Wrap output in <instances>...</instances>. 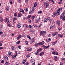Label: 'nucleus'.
<instances>
[{"label":"nucleus","mask_w":65,"mask_h":65,"mask_svg":"<svg viewBox=\"0 0 65 65\" xmlns=\"http://www.w3.org/2000/svg\"><path fill=\"white\" fill-rule=\"evenodd\" d=\"M36 17L35 16H33L32 17V20H33V21H34V19H35V18H36Z\"/></svg>","instance_id":"nucleus-24"},{"label":"nucleus","mask_w":65,"mask_h":65,"mask_svg":"<svg viewBox=\"0 0 65 65\" xmlns=\"http://www.w3.org/2000/svg\"><path fill=\"white\" fill-rule=\"evenodd\" d=\"M53 26H51L50 27V28L51 29H53Z\"/></svg>","instance_id":"nucleus-43"},{"label":"nucleus","mask_w":65,"mask_h":65,"mask_svg":"<svg viewBox=\"0 0 65 65\" xmlns=\"http://www.w3.org/2000/svg\"><path fill=\"white\" fill-rule=\"evenodd\" d=\"M45 4L46 5V8H47L48 6H49V2H46Z\"/></svg>","instance_id":"nucleus-2"},{"label":"nucleus","mask_w":65,"mask_h":65,"mask_svg":"<svg viewBox=\"0 0 65 65\" xmlns=\"http://www.w3.org/2000/svg\"><path fill=\"white\" fill-rule=\"evenodd\" d=\"M35 54L36 55H38L39 54V52L37 51L35 52Z\"/></svg>","instance_id":"nucleus-20"},{"label":"nucleus","mask_w":65,"mask_h":65,"mask_svg":"<svg viewBox=\"0 0 65 65\" xmlns=\"http://www.w3.org/2000/svg\"><path fill=\"white\" fill-rule=\"evenodd\" d=\"M26 62V60H23L22 62V64H24Z\"/></svg>","instance_id":"nucleus-32"},{"label":"nucleus","mask_w":65,"mask_h":65,"mask_svg":"<svg viewBox=\"0 0 65 65\" xmlns=\"http://www.w3.org/2000/svg\"><path fill=\"white\" fill-rule=\"evenodd\" d=\"M20 43V41H19L17 42L16 43L17 44H19V43Z\"/></svg>","instance_id":"nucleus-38"},{"label":"nucleus","mask_w":65,"mask_h":65,"mask_svg":"<svg viewBox=\"0 0 65 65\" xmlns=\"http://www.w3.org/2000/svg\"><path fill=\"white\" fill-rule=\"evenodd\" d=\"M44 22H47V18L44 19Z\"/></svg>","instance_id":"nucleus-16"},{"label":"nucleus","mask_w":65,"mask_h":65,"mask_svg":"<svg viewBox=\"0 0 65 65\" xmlns=\"http://www.w3.org/2000/svg\"><path fill=\"white\" fill-rule=\"evenodd\" d=\"M11 47L12 49L13 50H14V47L13 46H12Z\"/></svg>","instance_id":"nucleus-54"},{"label":"nucleus","mask_w":65,"mask_h":65,"mask_svg":"<svg viewBox=\"0 0 65 65\" xmlns=\"http://www.w3.org/2000/svg\"><path fill=\"white\" fill-rule=\"evenodd\" d=\"M42 13V11H38V13Z\"/></svg>","instance_id":"nucleus-40"},{"label":"nucleus","mask_w":65,"mask_h":65,"mask_svg":"<svg viewBox=\"0 0 65 65\" xmlns=\"http://www.w3.org/2000/svg\"><path fill=\"white\" fill-rule=\"evenodd\" d=\"M8 55L9 56H12V53L11 52H9Z\"/></svg>","instance_id":"nucleus-8"},{"label":"nucleus","mask_w":65,"mask_h":65,"mask_svg":"<svg viewBox=\"0 0 65 65\" xmlns=\"http://www.w3.org/2000/svg\"><path fill=\"white\" fill-rule=\"evenodd\" d=\"M28 27L29 28H30V29H32V27H33L31 25H29Z\"/></svg>","instance_id":"nucleus-26"},{"label":"nucleus","mask_w":65,"mask_h":65,"mask_svg":"<svg viewBox=\"0 0 65 65\" xmlns=\"http://www.w3.org/2000/svg\"><path fill=\"white\" fill-rule=\"evenodd\" d=\"M32 64H35V61L34 59H32L30 60Z\"/></svg>","instance_id":"nucleus-3"},{"label":"nucleus","mask_w":65,"mask_h":65,"mask_svg":"<svg viewBox=\"0 0 65 65\" xmlns=\"http://www.w3.org/2000/svg\"><path fill=\"white\" fill-rule=\"evenodd\" d=\"M57 57V56H54V59L55 61H57V60L58 59Z\"/></svg>","instance_id":"nucleus-11"},{"label":"nucleus","mask_w":65,"mask_h":65,"mask_svg":"<svg viewBox=\"0 0 65 65\" xmlns=\"http://www.w3.org/2000/svg\"><path fill=\"white\" fill-rule=\"evenodd\" d=\"M35 7H32V11H34L35 10Z\"/></svg>","instance_id":"nucleus-21"},{"label":"nucleus","mask_w":65,"mask_h":65,"mask_svg":"<svg viewBox=\"0 0 65 65\" xmlns=\"http://www.w3.org/2000/svg\"><path fill=\"white\" fill-rule=\"evenodd\" d=\"M55 38L56 39H57L58 38V36L57 35L55 36Z\"/></svg>","instance_id":"nucleus-45"},{"label":"nucleus","mask_w":65,"mask_h":65,"mask_svg":"<svg viewBox=\"0 0 65 65\" xmlns=\"http://www.w3.org/2000/svg\"><path fill=\"white\" fill-rule=\"evenodd\" d=\"M16 63V65H19V62H17Z\"/></svg>","instance_id":"nucleus-61"},{"label":"nucleus","mask_w":65,"mask_h":65,"mask_svg":"<svg viewBox=\"0 0 65 65\" xmlns=\"http://www.w3.org/2000/svg\"><path fill=\"white\" fill-rule=\"evenodd\" d=\"M22 14L21 13H19L18 14V17H22Z\"/></svg>","instance_id":"nucleus-12"},{"label":"nucleus","mask_w":65,"mask_h":65,"mask_svg":"<svg viewBox=\"0 0 65 65\" xmlns=\"http://www.w3.org/2000/svg\"><path fill=\"white\" fill-rule=\"evenodd\" d=\"M48 40H47L46 39V42H49V41H48Z\"/></svg>","instance_id":"nucleus-57"},{"label":"nucleus","mask_w":65,"mask_h":65,"mask_svg":"<svg viewBox=\"0 0 65 65\" xmlns=\"http://www.w3.org/2000/svg\"><path fill=\"white\" fill-rule=\"evenodd\" d=\"M62 59L63 60H64V61H65V58H62Z\"/></svg>","instance_id":"nucleus-62"},{"label":"nucleus","mask_w":65,"mask_h":65,"mask_svg":"<svg viewBox=\"0 0 65 65\" xmlns=\"http://www.w3.org/2000/svg\"><path fill=\"white\" fill-rule=\"evenodd\" d=\"M40 36H41V35L43 34V32L42 31L40 30Z\"/></svg>","instance_id":"nucleus-13"},{"label":"nucleus","mask_w":65,"mask_h":65,"mask_svg":"<svg viewBox=\"0 0 65 65\" xmlns=\"http://www.w3.org/2000/svg\"><path fill=\"white\" fill-rule=\"evenodd\" d=\"M3 22V18L0 16V22Z\"/></svg>","instance_id":"nucleus-15"},{"label":"nucleus","mask_w":65,"mask_h":65,"mask_svg":"<svg viewBox=\"0 0 65 65\" xmlns=\"http://www.w3.org/2000/svg\"><path fill=\"white\" fill-rule=\"evenodd\" d=\"M47 20H50V17H48V18H47Z\"/></svg>","instance_id":"nucleus-60"},{"label":"nucleus","mask_w":65,"mask_h":65,"mask_svg":"<svg viewBox=\"0 0 65 65\" xmlns=\"http://www.w3.org/2000/svg\"><path fill=\"white\" fill-rule=\"evenodd\" d=\"M32 48H30L29 49V48H27V51H32Z\"/></svg>","instance_id":"nucleus-17"},{"label":"nucleus","mask_w":65,"mask_h":65,"mask_svg":"<svg viewBox=\"0 0 65 65\" xmlns=\"http://www.w3.org/2000/svg\"><path fill=\"white\" fill-rule=\"evenodd\" d=\"M27 37H28V38H29V39H31V37L29 36H27Z\"/></svg>","instance_id":"nucleus-49"},{"label":"nucleus","mask_w":65,"mask_h":65,"mask_svg":"<svg viewBox=\"0 0 65 65\" xmlns=\"http://www.w3.org/2000/svg\"><path fill=\"white\" fill-rule=\"evenodd\" d=\"M63 16H64V15H63V14H61V15L60 16V19H63Z\"/></svg>","instance_id":"nucleus-19"},{"label":"nucleus","mask_w":65,"mask_h":65,"mask_svg":"<svg viewBox=\"0 0 65 65\" xmlns=\"http://www.w3.org/2000/svg\"><path fill=\"white\" fill-rule=\"evenodd\" d=\"M0 27L1 28H3V25L1 24L0 25Z\"/></svg>","instance_id":"nucleus-42"},{"label":"nucleus","mask_w":65,"mask_h":65,"mask_svg":"<svg viewBox=\"0 0 65 65\" xmlns=\"http://www.w3.org/2000/svg\"><path fill=\"white\" fill-rule=\"evenodd\" d=\"M33 25V26H34L35 27H36V28L37 27V25H36V24H34Z\"/></svg>","instance_id":"nucleus-29"},{"label":"nucleus","mask_w":65,"mask_h":65,"mask_svg":"<svg viewBox=\"0 0 65 65\" xmlns=\"http://www.w3.org/2000/svg\"><path fill=\"white\" fill-rule=\"evenodd\" d=\"M57 24L58 25V26H60V25H61V21L60 20L57 21Z\"/></svg>","instance_id":"nucleus-7"},{"label":"nucleus","mask_w":65,"mask_h":65,"mask_svg":"<svg viewBox=\"0 0 65 65\" xmlns=\"http://www.w3.org/2000/svg\"><path fill=\"white\" fill-rule=\"evenodd\" d=\"M29 62H27L25 63L24 65H29Z\"/></svg>","instance_id":"nucleus-35"},{"label":"nucleus","mask_w":65,"mask_h":65,"mask_svg":"<svg viewBox=\"0 0 65 65\" xmlns=\"http://www.w3.org/2000/svg\"><path fill=\"white\" fill-rule=\"evenodd\" d=\"M39 20H40V18H38L37 19L36 21L37 23H39Z\"/></svg>","instance_id":"nucleus-23"},{"label":"nucleus","mask_w":65,"mask_h":65,"mask_svg":"<svg viewBox=\"0 0 65 65\" xmlns=\"http://www.w3.org/2000/svg\"><path fill=\"white\" fill-rule=\"evenodd\" d=\"M34 41H35V39L34 38H32L30 42V43H32L33 42H34Z\"/></svg>","instance_id":"nucleus-6"},{"label":"nucleus","mask_w":65,"mask_h":65,"mask_svg":"<svg viewBox=\"0 0 65 65\" xmlns=\"http://www.w3.org/2000/svg\"><path fill=\"white\" fill-rule=\"evenodd\" d=\"M21 27V25H20V24H18V28H20Z\"/></svg>","instance_id":"nucleus-28"},{"label":"nucleus","mask_w":65,"mask_h":65,"mask_svg":"<svg viewBox=\"0 0 65 65\" xmlns=\"http://www.w3.org/2000/svg\"><path fill=\"white\" fill-rule=\"evenodd\" d=\"M58 34V32H56L52 34V36H55L56 35H57Z\"/></svg>","instance_id":"nucleus-10"},{"label":"nucleus","mask_w":65,"mask_h":65,"mask_svg":"<svg viewBox=\"0 0 65 65\" xmlns=\"http://www.w3.org/2000/svg\"><path fill=\"white\" fill-rule=\"evenodd\" d=\"M19 38H22V36L21 35H20L18 36Z\"/></svg>","instance_id":"nucleus-56"},{"label":"nucleus","mask_w":65,"mask_h":65,"mask_svg":"<svg viewBox=\"0 0 65 65\" xmlns=\"http://www.w3.org/2000/svg\"><path fill=\"white\" fill-rule=\"evenodd\" d=\"M56 51H53L52 52V54L53 55H56Z\"/></svg>","instance_id":"nucleus-22"},{"label":"nucleus","mask_w":65,"mask_h":65,"mask_svg":"<svg viewBox=\"0 0 65 65\" xmlns=\"http://www.w3.org/2000/svg\"><path fill=\"white\" fill-rule=\"evenodd\" d=\"M55 42H53L52 43V45H55Z\"/></svg>","instance_id":"nucleus-55"},{"label":"nucleus","mask_w":65,"mask_h":65,"mask_svg":"<svg viewBox=\"0 0 65 65\" xmlns=\"http://www.w3.org/2000/svg\"><path fill=\"white\" fill-rule=\"evenodd\" d=\"M58 36L59 37H61V38H63L64 36H63V35H62L61 34H59L58 35Z\"/></svg>","instance_id":"nucleus-5"},{"label":"nucleus","mask_w":65,"mask_h":65,"mask_svg":"<svg viewBox=\"0 0 65 65\" xmlns=\"http://www.w3.org/2000/svg\"><path fill=\"white\" fill-rule=\"evenodd\" d=\"M65 14V12L64 11L62 13V14H62V15L64 16V14Z\"/></svg>","instance_id":"nucleus-44"},{"label":"nucleus","mask_w":65,"mask_h":65,"mask_svg":"<svg viewBox=\"0 0 65 65\" xmlns=\"http://www.w3.org/2000/svg\"><path fill=\"white\" fill-rule=\"evenodd\" d=\"M6 10L7 11H8L9 10V9L8 8H6Z\"/></svg>","instance_id":"nucleus-37"},{"label":"nucleus","mask_w":65,"mask_h":65,"mask_svg":"<svg viewBox=\"0 0 65 65\" xmlns=\"http://www.w3.org/2000/svg\"><path fill=\"white\" fill-rule=\"evenodd\" d=\"M18 48H19V49H21V46H18Z\"/></svg>","instance_id":"nucleus-46"},{"label":"nucleus","mask_w":65,"mask_h":65,"mask_svg":"<svg viewBox=\"0 0 65 65\" xmlns=\"http://www.w3.org/2000/svg\"><path fill=\"white\" fill-rule=\"evenodd\" d=\"M31 16L30 15H29L27 17V19H29L30 17Z\"/></svg>","instance_id":"nucleus-33"},{"label":"nucleus","mask_w":65,"mask_h":65,"mask_svg":"<svg viewBox=\"0 0 65 65\" xmlns=\"http://www.w3.org/2000/svg\"><path fill=\"white\" fill-rule=\"evenodd\" d=\"M53 26V28H56V25H54Z\"/></svg>","instance_id":"nucleus-41"},{"label":"nucleus","mask_w":65,"mask_h":65,"mask_svg":"<svg viewBox=\"0 0 65 65\" xmlns=\"http://www.w3.org/2000/svg\"><path fill=\"white\" fill-rule=\"evenodd\" d=\"M60 65H63V63L61 62L60 63Z\"/></svg>","instance_id":"nucleus-64"},{"label":"nucleus","mask_w":65,"mask_h":65,"mask_svg":"<svg viewBox=\"0 0 65 65\" xmlns=\"http://www.w3.org/2000/svg\"><path fill=\"white\" fill-rule=\"evenodd\" d=\"M62 11V8H60L58 9L57 10V12L58 15H60V11Z\"/></svg>","instance_id":"nucleus-1"},{"label":"nucleus","mask_w":65,"mask_h":65,"mask_svg":"<svg viewBox=\"0 0 65 65\" xmlns=\"http://www.w3.org/2000/svg\"><path fill=\"white\" fill-rule=\"evenodd\" d=\"M13 20L14 21H15V20H17V18H14Z\"/></svg>","instance_id":"nucleus-36"},{"label":"nucleus","mask_w":65,"mask_h":65,"mask_svg":"<svg viewBox=\"0 0 65 65\" xmlns=\"http://www.w3.org/2000/svg\"><path fill=\"white\" fill-rule=\"evenodd\" d=\"M25 42L26 44H28V41H25Z\"/></svg>","instance_id":"nucleus-48"},{"label":"nucleus","mask_w":65,"mask_h":65,"mask_svg":"<svg viewBox=\"0 0 65 65\" xmlns=\"http://www.w3.org/2000/svg\"><path fill=\"white\" fill-rule=\"evenodd\" d=\"M20 12H22V13H24V11L23 9H22L21 10Z\"/></svg>","instance_id":"nucleus-30"},{"label":"nucleus","mask_w":65,"mask_h":65,"mask_svg":"<svg viewBox=\"0 0 65 65\" xmlns=\"http://www.w3.org/2000/svg\"><path fill=\"white\" fill-rule=\"evenodd\" d=\"M29 0H25V2L26 3L28 2Z\"/></svg>","instance_id":"nucleus-50"},{"label":"nucleus","mask_w":65,"mask_h":65,"mask_svg":"<svg viewBox=\"0 0 65 65\" xmlns=\"http://www.w3.org/2000/svg\"><path fill=\"white\" fill-rule=\"evenodd\" d=\"M28 22L29 23H31V20H30V19H28Z\"/></svg>","instance_id":"nucleus-31"},{"label":"nucleus","mask_w":65,"mask_h":65,"mask_svg":"<svg viewBox=\"0 0 65 65\" xmlns=\"http://www.w3.org/2000/svg\"><path fill=\"white\" fill-rule=\"evenodd\" d=\"M25 10L26 12H28V8H26L25 9Z\"/></svg>","instance_id":"nucleus-47"},{"label":"nucleus","mask_w":65,"mask_h":65,"mask_svg":"<svg viewBox=\"0 0 65 65\" xmlns=\"http://www.w3.org/2000/svg\"><path fill=\"white\" fill-rule=\"evenodd\" d=\"M3 34V32L2 31L0 32V34Z\"/></svg>","instance_id":"nucleus-58"},{"label":"nucleus","mask_w":65,"mask_h":65,"mask_svg":"<svg viewBox=\"0 0 65 65\" xmlns=\"http://www.w3.org/2000/svg\"><path fill=\"white\" fill-rule=\"evenodd\" d=\"M30 56V55H28L27 56H26V59H28V58H29Z\"/></svg>","instance_id":"nucleus-25"},{"label":"nucleus","mask_w":65,"mask_h":65,"mask_svg":"<svg viewBox=\"0 0 65 65\" xmlns=\"http://www.w3.org/2000/svg\"><path fill=\"white\" fill-rule=\"evenodd\" d=\"M44 54V52H42L39 54L40 56H43V54Z\"/></svg>","instance_id":"nucleus-14"},{"label":"nucleus","mask_w":65,"mask_h":65,"mask_svg":"<svg viewBox=\"0 0 65 65\" xmlns=\"http://www.w3.org/2000/svg\"><path fill=\"white\" fill-rule=\"evenodd\" d=\"M4 59L6 61H7L8 60V57L6 56H4Z\"/></svg>","instance_id":"nucleus-4"},{"label":"nucleus","mask_w":65,"mask_h":65,"mask_svg":"<svg viewBox=\"0 0 65 65\" xmlns=\"http://www.w3.org/2000/svg\"><path fill=\"white\" fill-rule=\"evenodd\" d=\"M44 43V42L42 41V42H39V45H43Z\"/></svg>","instance_id":"nucleus-9"},{"label":"nucleus","mask_w":65,"mask_h":65,"mask_svg":"<svg viewBox=\"0 0 65 65\" xmlns=\"http://www.w3.org/2000/svg\"><path fill=\"white\" fill-rule=\"evenodd\" d=\"M37 5V2H36L34 4V7H36Z\"/></svg>","instance_id":"nucleus-18"},{"label":"nucleus","mask_w":65,"mask_h":65,"mask_svg":"<svg viewBox=\"0 0 65 65\" xmlns=\"http://www.w3.org/2000/svg\"><path fill=\"white\" fill-rule=\"evenodd\" d=\"M9 63L8 62H6L5 64V65H7Z\"/></svg>","instance_id":"nucleus-53"},{"label":"nucleus","mask_w":65,"mask_h":65,"mask_svg":"<svg viewBox=\"0 0 65 65\" xmlns=\"http://www.w3.org/2000/svg\"><path fill=\"white\" fill-rule=\"evenodd\" d=\"M4 61L3 60H2L1 63H4Z\"/></svg>","instance_id":"nucleus-63"},{"label":"nucleus","mask_w":65,"mask_h":65,"mask_svg":"<svg viewBox=\"0 0 65 65\" xmlns=\"http://www.w3.org/2000/svg\"><path fill=\"white\" fill-rule=\"evenodd\" d=\"M6 22L7 23H8L9 22V21H8V18H7L6 19Z\"/></svg>","instance_id":"nucleus-34"},{"label":"nucleus","mask_w":65,"mask_h":65,"mask_svg":"<svg viewBox=\"0 0 65 65\" xmlns=\"http://www.w3.org/2000/svg\"><path fill=\"white\" fill-rule=\"evenodd\" d=\"M53 14L55 16H56V15H57V12H54Z\"/></svg>","instance_id":"nucleus-27"},{"label":"nucleus","mask_w":65,"mask_h":65,"mask_svg":"<svg viewBox=\"0 0 65 65\" xmlns=\"http://www.w3.org/2000/svg\"><path fill=\"white\" fill-rule=\"evenodd\" d=\"M22 37H25V35L24 34H23L22 35Z\"/></svg>","instance_id":"nucleus-59"},{"label":"nucleus","mask_w":65,"mask_h":65,"mask_svg":"<svg viewBox=\"0 0 65 65\" xmlns=\"http://www.w3.org/2000/svg\"><path fill=\"white\" fill-rule=\"evenodd\" d=\"M60 2H59V3L61 4V3L62 2V0H60Z\"/></svg>","instance_id":"nucleus-52"},{"label":"nucleus","mask_w":65,"mask_h":65,"mask_svg":"<svg viewBox=\"0 0 65 65\" xmlns=\"http://www.w3.org/2000/svg\"><path fill=\"white\" fill-rule=\"evenodd\" d=\"M14 17H17V15L16 13H14Z\"/></svg>","instance_id":"nucleus-39"},{"label":"nucleus","mask_w":65,"mask_h":65,"mask_svg":"<svg viewBox=\"0 0 65 65\" xmlns=\"http://www.w3.org/2000/svg\"><path fill=\"white\" fill-rule=\"evenodd\" d=\"M49 47H50V45H49L46 46V48H49Z\"/></svg>","instance_id":"nucleus-51"}]
</instances>
